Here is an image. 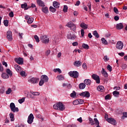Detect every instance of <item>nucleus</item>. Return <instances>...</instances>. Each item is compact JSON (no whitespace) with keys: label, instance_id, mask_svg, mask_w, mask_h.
Segmentation results:
<instances>
[{"label":"nucleus","instance_id":"nucleus-1","mask_svg":"<svg viewBox=\"0 0 127 127\" xmlns=\"http://www.w3.org/2000/svg\"><path fill=\"white\" fill-rule=\"evenodd\" d=\"M53 107L55 110H58V111H64L65 110V106L62 102H58L54 105Z\"/></svg>","mask_w":127,"mask_h":127},{"label":"nucleus","instance_id":"nucleus-2","mask_svg":"<svg viewBox=\"0 0 127 127\" xmlns=\"http://www.w3.org/2000/svg\"><path fill=\"white\" fill-rule=\"evenodd\" d=\"M48 80H49V78H48V76H47V75H42L41 77V80L39 83V86H43V84L48 82Z\"/></svg>","mask_w":127,"mask_h":127},{"label":"nucleus","instance_id":"nucleus-3","mask_svg":"<svg viewBox=\"0 0 127 127\" xmlns=\"http://www.w3.org/2000/svg\"><path fill=\"white\" fill-rule=\"evenodd\" d=\"M66 26L70 28V30H72V31H75L77 29L76 25L71 21L67 23Z\"/></svg>","mask_w":127,"mask_h":127},{"label":"nucleus","instance_id":"nucleus-4","mask_svg":"<svg viewBox=\"0 0 127 127\" xmlns=\"http://www.w3.org/2000/svg\"><path fill=\"white\" fill-rule=\"evenodd\" d=\"M70 77L77 78L79 77V72L77 71H71L68 72Z\"/></svg>","mask_w":127,"mask_h":127},{"label":"nucleus","instance_id":"nucleus-5","mask_svg":"<svg viewBox=\"0 0 127 127\" xmlns=\"http://www.w3.org/2000/svg\"><path fill=\"white\" fill-rule=\"evenodd\" d=\"M40 39L43 43H45V44L49 43V38L47 37V35H43L41 36Z\"/></svg>","mask_w":127,"mask_h":127},{"label":"nucleus","instance_id":"nucleus-6","mask_svg":"<svg viewBox=\"0 0 127 127\" xmlns=\"http://www.w3.org/2000/svg\"><path fill=\"white\" fill-rule=\"evenodd\" d=\"M10 110L13 113H15V112H18V108L15 107V105H14V103H11L10 104Z\"/></svg>","mask_w":127,"mask_h":127},{"label":"nucleus","instance_id":"nucleus-7","mask_svg":"<svg viewBox=\"0 0 127 127\" xmlns=\"http://www.w3.org/2000/svg\"><path fill=\"white\" fill-rule=\"evenodd\" d=\"M33 120H34V116L33 114H30L29 116L28 117L27 123L29 125H31L33 123Z\"/></svg>","mask_w":127,"mask_h":127},{"label":"nucleus","instance_id":"nucleus-8","mask_svg":"<svg viewBox=\"0 0 127 127\" xmlns=\"http://www.w3.org/2000/svg\"><path fill=\"white\" fill-rule=\"evenodd\" d=\"M28 82L32 84H37L39 82V78L36 77H32L29 79Z\"/></svg>","mask_w":127,"mask_h":127},{"label":"nucleus","instance_id":"nucleus-9","mask_svg":"<svg viewBox=\"0 0 127 127\" xmlns=\"http://www.w3.org/2000/svg\"><path fill=\"white\" fill-rule=\"evenodd\" d=\"M124 48V43L122 41H118L116 44V48L119 50H122Z\"/></svg>","mask_w":127,"mask_h":127},{"label":"nucleus","instance_id":"nucleus-10","mask_svg":"<svg viewBox=\"0 0 127 127\" xmlns=\"http://www.w3.org/2000/svg\"><path fill=\"white\" fill-rule=\"evenodd\" d=\"M79 96L83 97V98H89L90 97V92L88 91L83 92L80 93Z\"/></svg>","mask_w":127,"mask_h":127},{"label":"nucleus","instance_id":"nucleus-11","mask_svg":"<svg viewBox=\"0 0 127 127\" xmlns=\"http://www.w3.org/2000/svg\"><path fill=\"white\" fill-rule=\"evenodd\" d=\"M25 19L26 20H28L27 23H28L29 24H31V23L33 22V20H34V19H33V18L29 17L28 15H26V16H25Z\"/></svg>","mask_w":127,"mask_h":127},{"label":"nucleus","instance_id":"nucleus-12","mask_svg":"<svg viewBox=\"0 0 127 127\" xmlns=\"http://www.w3.org/2000/svg\"><path fill=\"white\" fill-rule=\"evenodd\" d=\"M92 78L96 81L97 84H100V76L99 75L93 74L92 75Z\"/></svg>","mask_w":127,"mask_h":127},{"label":"nucleus","instance_id":"nucleus-13","mask_svg":"<svg viewBox=\"0 0 127 127\" xmlns=\"http://www.w3.org/2000/svg\"><path fill=\"white\" fill-rule=\"evenodd\" d=\"M7 39L9 41H12V32L11 31H8L6 33Z\"/></svg>","mask_w":127,"mask_h":127},{"label":"nucleus","instance_id":"nucleus-14","mask_svg":"<svg viewBox=\"0 0 127 127\" xmlns=\"http://www.w3.org/2000/svg\"><path fill=\"white\" fill-rule=\"evenodd\" d=\"M107 122L108 123H109V124H111L112 125H114V126H116V125H117V121H116V120L112 118H109V119H108Z\"/></svg>","mask_w":127,"mask_h":127},{"label":"nucleus","instance_id":"nucleus-15","mask_svg":"<svg viewBox=\"0 0 127 127\" xmlns=\"http://www.w3.org/2000/svg\"><path fill=\"white\" fill-rule=\"evenodd\" d=\"M15 61L17 64H19V65H22V64H23V59L22 58H16Z\"/></svg>","mask_w":127,"mask_h":127},{"label":"nucleus","instance_id":"nucleus-16","mask_svg":"<svg viewBox=\"0 0 127 127\" xmlns=\"http://www.w3.org/2000/svg\"><path fill=\"white\" fill-rule=\"evenodd\" d=\"M36 2L39 6H41L42 7L45 6V3L42 0H36Z\"/></svg>","mask_w":127,"mask_h":127},{"label":"nucleus","instance_id":"nucleus-17","mask_svg":"<svg viewBox=\"0 0 127 127\" xmlns=\"http://www.w3.org/2000/svg\"><path fill=\"white\" fill-rule=\"evenodd\" d=\"M67 38L68 39H72L74 40V39H76V35L72 33H69L67 35Z\"/></svg>","mask_w":127,"mask_h":127},{"label":"nucleus","instance_id":"nucleus-18","mask_svg":"<svg viewBox=\"0 0 127 127\" xmlns=\"http://www.w3.org/2000/svg\"><path fill=\"white\" fill-rule=\"evenodd\" d=\"M14 69L17 71V72H20L22 70V68L18 64H15L14 65Z\"/></svg>","mask_w":127,"mask_h":127},{"label":"nucleus","instance_id":"nucleus-19","mask_svg":"<svg viewBox=\"0 0 127 127\" xmlns=\"http://www.w3.org/2000/svg\"><path fill=\"white\" fill-rule=\"evenodd\" d=\"M73 64L75 66V67H80L81 65H82V62L80 61H76L74 62Z\"/></svg>","mask_w":127,"mask_h":127},{"label":"nucleus","instance_id":"nucleus-20","mask_svg":"<svg viewBox=\"0 0 127 127\" xmlns=\"http://www.w3.org/2000/svg\"><path fill=\"white\" fill-rule=\"evenodd\" d=\"M80 27L83 29H88V25L84 22H82L80 25Z\"/></svg>","mask_w":127,"mask_h":127},{"label":"nucleus","instance_id":"nucleus-21","mask_svg":"<svg viewBox=\"0 0 127 127\" xmlns=\"http://www.w3.org/2000/svg\"><path fill=\"white\" fill-rule=\"evenodd\" d=\"M116 28L117 29H119V30L123 29V28H124V25L122 23L117 24Z\"/></svg>","mask_w":127,"mask_h":127},{"label":"nucleus","instance_id":"nucleus-22","mask_svg":"<svg viewBox=\"0 0 127 127\" xmlns=\"http://www.w3.org/2000/svg\"><path fill=\"white\" fill-rule=\"evenodd\" d=\"M53 5L56 8H58L59 6H60V3L56 1H55L53 2Z\"/></svg>","mask_w":127,"mask_h":127},{"label":"nucleus","instance_id":"nucleus-23","mask_svg":"<svg viewBox=\"0 0 127 127\" xmlns=\"http://www.w3.org/2000/svg\"><path fill=\"white\" fill-rule=\"evenodd\" d=\"M97 91L99 92H104L105 91V87L102 85H99L97 87Z\"/></svg>","mask_w":127,"mask_h":127},{"label":"nucleus","instance_id":"nucleus-24","mask_svg":"<svg viewBox=\"0 0 127 127\" xmlns=\"http://www.w3.org/2000/svg\"><path fill=\"white\" fill-rule=\"evenodd\" d=\"M9 77V76L8 75V74L4 72L2 73L1 78H2V79H8Z\"/></svg>","mask_w":127,"mask_h":127},{"label":"nucleus","instance_id":"nucleus-25","mask_svg":"<svg viewBox=\"0 0 127 127\" xmlns=\"http://www.w3.org/2000/svg\"><path fill=\"white\" fill-rule=\"evenodd\" d=\"M101 73L103 76L105 77H108L109 75L108 74V72L105 70V68H102V70L101 71Z\"/></svg>","mask_w":127,"mask_h":127},{"label":"nucleus","instance_id":"nucleus-26","mask_svg":"<svg viewBox=\"0 0 127 127\" xmlns=\"http://www.w3.org/2000/svg\"><path fill=\"white\" fill-rule=\"evenodd\" d=\"M85 87H86V84H85L84 83H81L79 85V88L81 90H83V89H85Z\"/></svg>","mask_w":127,"mask_h":127},{"label":"nucleus","instance_id":"nucleus-27","mask_svg":"<svg viewBox=\"0 0 127 127\" xmlns=\"http://www.w3.org/2000/svg\"><path fill=\"white\" fill-rule=\"evenodd\" d=\"M84 84L87 85L88 86H90L91 85V80L90 79H85L84 81Z\"/></svg>","mask_w":127,"mask_h":127},{"label":"nucleus","instance_id":"nucleus-28","mask_svg":"<svg viewBox=\"0 0 127 127\" xmlns=\"http://www.w3.org/2000/svg\"><path fill=\"white\" fill-rule=\"evenodd\" d=\"M42 10L44 13H48V7H43Z\"/></svg>","mask_w":127,"mask_h":127},{"label":"nucleus","instance_id":"nucleus-29","mask_svg":"<svg viewBox=\"0 0 127 127\" xmlns=\"http://www.w3.org/2000/svg\"><path fill=\"white\" fill-rule=\"evenodd\" d=\"M22 8H24L25 9H28V8H27V3H24V4H22L21 5Z\"/></svg>","mask_w":127,"mask_h":127},{"label":"nucleus","instance_id":"nucleus-30","mask_svg":"<svg viewBox=\"0 0 127 127\" xmlns=\"http://www.w3.org/2000/svg\"><path fill=\"white\" fill-rule=\"evenodd\" d=\"M6 72L7 74H8L7 75H9V76H12V71H11V70L9 68L6 69Z\"/></svg>","mask_w":127,"mask_h":127},{"label":"nucleus","instance_id":"nucleus-31","mask_svg":"<svg viewBox=\"0 0 127 127\" xmlns=\"http://www.w3.org/2000/svg\"><path fill=\"white\" fill-rule=\"evenodd\" d=\"M9 116H10V119L11 122H14V115H13V114L10 113Z\"/></svg>","mask_w":127,"mask_h":127},{"label":"nucleus","instance_id":"nucleus-32","mask_svg":"<svg viewBox=\"0 0 127 127\" xmlns=\"http://www.w3.org/2000/svg\"><path fill=\"white\" fill-rule=\"evenodd\" d=\"M113 95L114 97H118V96H120V92L115 91L113 92Z\"/></svg>","mask_w":127,"mask_h":127},{"label":"nucleus","instance_id":"nucleus-33","mask_svg":"<svg viewBox=\"0 0 127 127\" xmlns=\"http://www.w3.org/2000/svg\"><path fill=\"white\" fill-rule=\"evenodd\" d=\"M93 34L94 36H95V37H96V38H99V37H100V36H99V34L96 30L93 31Z\"/></svg>","mask_w":127,"mask_h":127},{"label":"nucleus","instance_id":"nucleus-34","mask_svg":"<svg viewBox=\"0 0 127 127\" xmlns=\"http://www.w3.org/2000/svg\"><path fill=\"white\" fill-rule=\"evenodd\" d=\"M57 78L59 81H63L64 80V76L63 75H58Z\"/></svg>","mask_w":127,"mask_h":127},{"label":"nucleus","instance_id":"nucleus-35","mask_svg":"<svg viewBox=\"0 0 127 127\" xmlns=\"http://www.w3.org/2000/svg\"><path fill=\"white\" fill-rule=\"evenodd\" d=\"M101 41H102L103 44H105V45H107V44H108V42H107V40L105 39V38H102L101 39Z\"/></svg>","mask_w":127,"mask_h":127},{"label":"nucleus","instance_id":"nucleus-36","mask_svg":"<svg viewBox=\"0 0 127 127\" xmlns=\"http://www.w3.org/2000/svg\"><path fill=\"white\" fill-rule=\"evenodd\" d=\"M54 72H59L60 74H61L62 73V71H61V69L60 68H55L53 70Z\"/></svg>","mask_w":127,"mask_h":127},{"label":"nucleus","instance_id":"nucleus-37","mask_svg":"<svg viewBox=\"0 0 127 127\" xmlns=\"http://www.w3.org/2000/svg\"><path fill=\"white\" fill-rule=\"evenodd\" d=\"M11 92H12V90H11V88H9L7 91H6L5 93H6V95H9V94H10V93H11Z\"/></svg>","mask_w":127,"mask_h":127},{"label":"nucleus","instance_id":"nucleus-38","mask_svg":"<svg viewBox=\"0 0 127 127\" xmlns=\"http://www.w3.org/2000/svg\"><path fill=\"white\" fill-rule=\"evenodd\" d=\"M82 47L84 48V49H89V45L86 44H83Z\"/></svg>","mask_w":127,"mask_h":127},{"label":"nucleus","instance_id":"nucleus-39","mask_svg":"<svg viewBox=\"0 0 127 127\" xmlns=\"http://www.w3.org/2000/svg\"><path fill=\"white\" fill-rule=\"evenodd\" d=\"M63 11L64 12H67V11H68V6H67V5H64V6Z\"/></svg>","mask_w":127,"mask_h":127},{"label":"nucleus","instance_id":"nucleus-40","mask_svg":"<svg viewBox=\"0 0 127 127\" xmlns=\"http://www.w3.org/2000/svg\"><path fill=\"white\" fill-rule=\"evenodd\" d=\"M50 11L52 12H55V11H56V9H55V8L53 7V6H50Z\"/></svg>","mask_w":127,"mask_h":127},{"label":"nucleus","instance_id":"nucleus-41","mask_svg":"<svg viewBox=\"0 0 127 127\" xmlns=\"http://www.w3.org/2000/svg\"><path fill=\"white\" fill-rule=\"evenodd\" d=\"M107 68L108 71H109L110 72H112L113 68L111 67V65L108 64L107 66Z\"/></svg>","mask_w":127,"mask_h":127},{"label":"nucleus","instance_id":"nucleus-42","mask_svg":"<svg viewBox=\"0 0 127 127\" xmlns=\"http://www.w3.org/2000/svg\"><path fill=\"white\" fill-rule=\"evenodd\" d=\"M31 94L33 96H39V95H40V93L37 92H32Z\"/></svg>","mask_w":127,"mask_h":127},{"label":"nucleus","instance_id":"nucleus-43","mask_svg":"<svg viewBox=\"0 0 127 127\" xmlns=\"http://www.w3.org/2000/svg\"><path fill=\"white\" fill-rule=\"evenodd\" d=\"M70 97L71 98H75L76 97V92L73 91L72 93L70 94Z\"/></svg>","mask_w":127,"mask_h":127},{"label":"nucleus","instance_id":"nucleus-44","mask_svg":"<svg viewBox=\"0 0 127 127\" xmlns=\"http://www.w3.org/2000/svg\"><path fill=\"white\" fill-rule=\"evenodd\" d=\"M24 101H25V98H22V99L18 100V102L19 103V104H22V103H23Z\"/></svg>","mask_w":127,"mask_h":127},{"label":"nucleus","instance_id":"nucleus-45","mask_svg":"<svg viewBox=\"0 0 127 127\" xmlns=\"http://www.w3.org/2000/svg\"><path fill=\"white\" fill-rule=\"evenodd\" d=\"M3 23L5 26H8V20H5L3 21Z\"/></svg>","mask_w":127,"mask_h":127},{"label":"nucleus","instance_id":"nucleus-46","mask_svg":"<svg viewBox=\"0 0 127 127\" xmlns=\"http://www.w3.org/2000/svg\"><path fill=\"white\" fill-rule=\"evenodd\" d=\"M73 105H79V101L78 99L75 100L73 102Z\"/></svg>","mask_w":127,"mask_h":127},{"label":"nucleus","instance_id":"nucleus-47","mask_svg":"<svg viewBox=\"0 0 127 127\" xmlns=\"http://www.w3.org/2000/svg\"><path fill=\"white\" fill-rule=\"evenodd\" d=\"M113 9H114V12H115V13H117V14H118L119 9H118V8L115 7Z\"/></svg>","mask_w":127,"mask_h":127},{"label":"nucleus","instance_id":"nucleus-48","mask_svg":"<svg viewBox=\"0 0 127 127\" xmlns=\"http://www.w3.org/2000/svg\"><path fill=\"white\" fill-rule=\"evenodd\" d=\"M34 38L36 41V42L38 43L39 42V38H38V36L37 35H35L34 36Z\"/></svg>","mask_w":127,"mask_h":127},{"label":"nucleus","instance_id":"nucleus-49","mask_svg":"<svg viewBox=\"0 0 127 127\" xmlns=\"http://www.w3.org/2000/svg\"><path fill=\"white\" fill-rule=\"evenodd\" d=\"M105 62H107V61H109V60H110V59H109V58H108L107 56H105L104 57V58H103Z\"/></svg>","mask_w":127,"mask_h":127},{"label":"nucleus","instance_id":"nucleus-50","mask_svg":"<svg viewBox=\"0 0 127 127\" xmlns=\"http://www.w3.org/2000/svg\"><path fill=\"white\" fill-rule=\"evenodd\" d=\"M79 105H82L84 104V101L82 99H78Z\"/></svg>","mask_w":127,"mask_h":127},{"label":"nucleus","instance_id":"nucleus-51","mask_svg":"<svg viewBox=\"0 0 127 127\" xmlns=\"http://www.w3.org/2000/svg\"><path fill=\"white\" fill-rule=\"evenodd\" d=\"M123 117H122V119H124V118H127V113L124 112L123 113Z\"/></svg>","mask_w":127,"mask_h":127},{"label":"nucleus","instance_id":"nucleus-52","mask_svg":"<svg viewBox=\"0 0 127 127\" xmlns=\"http://www.w3.org/2000/svg\"><path fill=\"white\" fill-rule=\"evenodd\" d=\"M110 97H111V95L110 94H108L105 96V100H109Z\"/></svg>","mask_w":127,"mask_h":127},{"label":"nucleus","instance_id":"nucleus-53","mask_svg":"<svg viewBox=\"0 0 127 127\" xmlns=\"http://www.w3.org/2000/svg\"><path fill=\"white\" fill-rule=\"evenodd\" d=\"M118 55L120 56H121V57H124V56H125V53L124 52L119 53H118Z\"/></svg>","mask_w":127,"mask_h":127},{"label":"nucleus","instance_id":"nucleus-54","mask_svg":"<svg viewBox=\"0 0 127 127\" xmlns=\"http://www.w3.org/2000/svg\"><path fill=\"white\" fill-rule=\"evenodd\" d=\"M20 75H22V77H24V76H25V72H24V71H21Z\"/></svg>","mask_w":127,"mask_h":127},{"label":"nucleus","instance_id":"nucleus-55","mask_svg":"<svg viewBox=\"0 0 127 127\" xmlns=\"http://www.w3.org/2000/svg\"><path fill=\"white\" fill-rule=\"evenodd\" d=\"M67 127H77V126L74 124H70L67 125Z\"/></svg>","mask_w":127,"mask_h":127},{"label":"nucleus","instance_id":"nucleus-56","mask_svg":"<svg viewBox=\"0 0 127 127\" xmlns=\"http://www.w3.org/2000/svg\"><path fill=\"white\" fill-rule=\"evenodd\" d=\"M89 121L91 123V125H94V120H93V119L92 118H89Z\"/></svg>","mask_w":127,"mask_h":127},{"label":"nucleus","instance_id":"nucleus-57","mask_svg":"<svg viewBox=\"0 0 127 127\" xmlns=\"http://www.w3.org/2000/svg\"><path fill=\"white\" fill-rule=\"evenodd\" d=\"M82 67L83 68V69H87V64H86V63H83L82 64Z\"/></svg>","mask_w":127,"mask_h":127},{"label":"nucleus","instance_id":"nucleus-58","mask_svg":"<svg viewBox=\"0 0 127 127\" xmlns=\"http://www.w3.org/2000/svg\"><path fill=\"white\" fill-rule=\"evenodd\" d=\"M3 67H2V65L1 64H0V72H3Z\"/></svg>","mask_w":127,"mask_h":127},{"label":"nucleus","instance_id":"nucleus-59","mask_svg":"<svg viewBox=\"0 0 127 127\" xmlns=\"http://www.w3.org/2000/svg\"><path fill=\"white\" fill-rule=\"evenodd\" d=\"M84 34H85V32H84V29H82L81 30V35L82 37H84Z\"/></svg>","mask_w":127,"mask_h":127},{"label":"nucleus","instance_id":"nucleus-60","mask_svg":"<svg viewBox=\"0 0 127 127\" xmlns=\"http://www.w3.org/2000/svg\"><path fill=\"white\" fill-rule=\"evenodd\" d=\"M9 16H10V17H13L14 15H13V12L11 11L9 13Z\"/></svg>","mask_w":127,"mask_h":127},{"label":"nucleus","instance_id":"nucleus-61","mask_svg":"<svg viewBox=\"0 0 127 127\" xmlns=\"http://www.w3.org/2000/svg\"><path fill=\"white\" fill-rule=\"evenodd\" d=\"M27 97L30 98V99H33V97H32V94L29 93L27 94Z\"/></svg>","mask_w":127,"mask_h":127},{"label":"nucleus","instance_id":"nucleus-62","mask_svg":"<svg viewBox=\"0 0 127 127\" xmlns=\"http://www.w3.org/2000/svg\"><path fill=\"white\" fill-rule=\"evenodd\" d=\"M50 50H48L46 52V56H48V55H49V54H50Z\"/></svg>","mask_w":127,"mask_h":127},{"label":"nucleus","instance_id":"nucleus-63","mask_svg":"<svg viewBox=\"0 0 127 127\" xmlns=\"http://www.w3.org/2000/svg\"><path fill=\"white\" fill-rule=\"evenodd\" d=\"M77 122H79V123H82L83 122V120H82L81 117L78 118L77 119Z\"/></svg>","mask_w":127,"mask_h":127},{"label":"nucleus","instance_id":"nucleus-64","mask_svg":"<svg viewBox=\"0 0 127 127\" xmlns=\"http://www.w3.org/2000/svg\"><path fill=\"white\" fill-rule=\"evenodd\" d=\"M72 45H73V46H78V42H74L72 43Z\"/></svg>","mask_w":127,"mask_h":127}]
</instances>
